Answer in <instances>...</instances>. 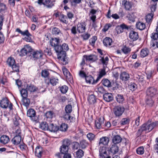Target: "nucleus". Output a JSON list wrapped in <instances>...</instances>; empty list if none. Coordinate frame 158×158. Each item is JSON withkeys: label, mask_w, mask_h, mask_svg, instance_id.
<instances>
[{"label": "nucleus", "mask_w": 158, "mask_h": 158, "mask_svg": "<svg viewBox=\"0 0 158 158\" xmlns=\"http://www.w3.org/2000/svg\"><path fill=\"white\" fill-rule=\"evenodd\" d=\"M156 122L151 123L148 122L147 123L143 124L138 131L137 133V136H139L143 132L145 133L151 131L156 126Z\"/></svg>", "instance_id": "1"}, {"label": "nucleus", "mask_w": 158, "mask_h": 158, "mask_svg": "<svg viewBox=\"0 0 158 158\" xmlns=\"http://www.w3.org/2000/svg\"><path fill=\"white\" fill-rule=\"evenodd\" d=\"M54 49L56 52L57 53V56L62 54V57L64 56L66 51H68L69 49L68 45L66 44H63L62 46L57 45L54 47Z\"/></svg>", "instance_id": "2"}, {"label": "nucleus", "mask_w": 158, "mask_h": 158, "mask_svg": "<svg viewBox=\"0 0 158 158\" xmlns=\"http://www.w3.org/2000/svg\"><path fill=\"white\" fill-rule=\"evenodd\" d=\"M0 106L3 109L8 108L10 110L13 109V104L7 98L3 97L0 100Z\"/></svg>", "instance_id": "3"}, {"label": "nucleus", "mask_w": 158, "mask_h": 158, "mask_svg": "<svg viewBox=\"0 0 158 158\" xmlns=\"http://www.w3.org/2000/svg\"><path fill=\"white\" fill-rule=\"evenodd\" d=\"M16 31L19 32L23 36H25L23 39V40L27 42H32L33 41L32 39V35L29 32L28 30H26L24 31H22L19 28L16 29Z\"/></svg>", "instance_id": "4"}, {"label": "nucleus", "mask_w": 158, "mask_h": 158, "mask_svg": "<svg viewBox=\"0 0 158 158\" xmlns=\"http://www.w3.org/2000/svg\"><path fill=\"white\" fill-rule=\"evenodd\" d=\"M7 63L9 66L11 67L13 71L16 72L19 71V66L15 64V60L13 58H8L7 61Z\"/></svg>", "instance_id": "5"}, {"label": "nucleus", "mask_w": 158, "mask_h": 158, "mask_svg": "<svg viewBox=\"0 0 158 158\" xmlns=\"http://www.w3.org/2000/svg\"><path fill=\"white\" fill-rule=\"evenodd\" d=\"M124 110L123 107L117 106H115L113 109V111L116 116H119L122 115Z\"/></svg>", "instance_id": "6"}, {"label": "nucleus", "mask_w": 158, "mask_h": 158, "mask_svg": "<svg viewBox=\"0 0 158 158\" xmlns=\"http://www.w3.org/2000/svg\"><path fill=\"white\" fill-rule=\"evenodd\" d=\"M38 3L40 4H43L46 5L47 7L49 8H51L54 4L53 2H51V0H38Z\"/></svg>", "instance_id": "7"}, {"label": "nucleus", "mask_w": 158, "mask_h": 158, "mask_svg": "<svg viewBox=\"0 0 158 158\" xmlns=\"http://www.w3.org/2000/svg\"><path fill=\"white\" fill-rule=\"evenodd\" d=\"M146 93L148 96L152 97L157 94V89L154 87H150L148 89Z\"/></svg>", "instance_id": "8"}, {"label": "nucleus", "mask_w": 158, "mask_h": 158, "mask_svg": "<svg viewBox=\"0 0 158 158\" xmlns=\"http://www.w3.org/2000/svg\"><path fill=\"white\" fill-rule=\"evenodd\" d=\"M27 115L31 118V119L33 121L36 120L35 118V112L33 109H29L27 112Z\"/></svg>", "instance_id": "9"}, {"label": "nucleus", "mask_w": 158, "mask_h": 158, "mask_svg": "<svg viewBox=\"0 0 158 158\" xmlns=\"http://www.w3.org/2000/svg\"><path fill=\"white\" fill-rule=\"evenodd\" d=\"M31 54L35 59H38L41 58L43 55L42 51L41 50L31 52Z\"/></svg>", "instance_id": "10"}, {"label": "nucleus", "mask_w": 158, "mask_h": 158, "mask_svg": "<svg viewBox=\"0 0 158 158\" xmlns=\"http://www.w3.org/2000/svg\"><path fill=\"white\" fill-rule=\"evenodd\" d=\"M86 25L85 23L82 22L78 23L77 25V30L79 33H82L85 32Z\"/></svg>", "instance_id": "11"}, {"label": "nucleus", "mask_w": 158, "mask_h": 158, "mask_svg": "<svg viewBox=\"0 0 158 158\" xmlns=\"http://www.w3.org/2000/svg\"><path fill=\"white\" fill-rule=\"evenodd\" d=\"M129 37L133 41H135L139 38L138 33L134 31H131L129 33Z\"/></svg>", "instance_id": "12"}, {"label": "nucleus", "mask_w": 158, "mask_h": 158, "mask_svg": "<svg viewBox=\"0 0 158 158\" xmlns=\"http://www.w3.org/2000/svg\"><path fill=\"white\" fill-rule=\"evenodd\" d=\"M130 78L129 74L125 72L121 73L120 75V79L123 81H126L128 80Z\"/></svg>", "instance_id": "13"}, {"label": "nucleus", "mask_w": 158, "mask_h": 158, "mask_svg": "<svg viewBox=\"0 0 158 158\" xmlns=\"http://www.w3.org/2000/svg\"><path fill=\"white\" fill-rule=\"evenodd\" d=\"M21 141V137L20 135H16L12 139L13 144L15 145L19 144Z\"/></svg>", "instance_id": "14"}, {"label": "nucleus", "mask_w": 158, "mask_h": 158, "mask_svg": "<svg viewBox=\"0 0 158 158\" xmlns=\"http://www.w3.org/2000/svg\"><path fill=\"white\" fill-rule=\"evenodd\" d=\"M103 98L107 102H110L113 99V96L111 93H107L104 94Z\"/></svg>", "instance_id": "15"}, {"label": "nucleus", "mask_w": 158, "mask_h": 158, "mask_svg": "<svg viewBox=\"0 0 158 158\" xmlns=\"http://www.w3.org/2000/svg\"><path fill=\"white\" fill-rule=\"evenodd\" d=\"M109 141V139L107 137H102L100 139L99 144L100 145L102 144L103 145H107Z\"/></svg>", "instance_id": "16"}, {"label": "nucleus", "mask_w": 158, "mask_h": 158, "mask_svg": "<svg viewBox=\"0 0 158 158\" xmlns=\"http://www.w3.org/2000/svg\"><path fill=\"white\" fill-rule=\"evenodd\" d=\"M59 129V127L53 123H51L48 126V130L51 132H55L57 131Z\"/></svg>", "instance_id": "17"}, {"label": "nucleus", "mask_w": 158, "mask_h": 158, "mask_svg": "<svg viewBox=\"0 0 158 158\" xmlns=\"http://www.w3.org/2000/svg\"><path fill=\"white\" fill-rule=\"evenodd\" d=\"M43 151L42 148L39 147H36L35 152V156L38 157L40 158L41 157Z\"/></svg>", "instance_id": "18"}, {"label": "nucleus", "mask_w": 158, "mask_h": 158, "mask_svg": "<svg viewBox=\"0 0 158 158\" xmlns=\"http://www.w3.org/2000/svg\"><path fill=\"white\" fill-rule=\"evenodd\" d=\"M83 57L85 58L86 60L91 61L92 62L94 61L97 60V57L95 55H90L89 56L84 55Z\"/></svg>", "instance_id": "19"}, {"label": "nucleus", "mask_w": 158, "mask_h": 158, "mask_svg": "<svg viewBox=\"0 0 158 158\" xmlns=\"http://www.w3.org/2000/svg\"><path fill=\"white\" fill-rule=\"evenodd\" d=\"M112 42V39L108 37H106L104 39L103 41V43L104 45L106 47L108 46H110Z\"/></svg>", "instance_id": "20"}, {"label": "nucleus", "mask_w": 158, "mask_h": 158, "mask_svg": "<svg viewBox=\"0 0 158 158\" xmlns=\"http://www.w3.org/2000/svg\"><path fill=\"white\" fill-rule=\"evenodd\" d=\"M9 140V137L6 135L2 136L0 139V142L4 144L7 143Z\"/></svg>", "instance_id": "21"}, {"label": "nucleus", "mask_w": 158, "mask_h": 158, "mask_svg": "<svg viewBox=\"0 0 158 158\" xmlns=\"http://www.w3.org/2000/svg\"><path fill=\"white\" fill-rule=\"evenodd\" d=\"M60 42L59 39L54 38H52L50 41L51 45L54 47L58 45Z\"/></svg>", "instance_id": "22"}, {"label": "nucleus", "mask_w": 158, "mask_h": 158, "mask_svg": "<svg viewBox=\"0 0 158 158\" xmlns=\"http://www.w3.org/2000/svg\"><path fill=\"white\" fill-rule=\"evenodd\" d=\"M122 4L124 5L125 8L127 10H130L131 7V4L130 2L126 0L122 1Z\"/></svg>", "instance_id": "23"}, {"label": "nucleus", "mask_w": 158, "mask_h": 158, "mask_svg": "<svg viewBox=\"0 0 158 158\" xmlns=\"http://www.w3.org/2000/svg\"><path fill=\"white\" fill-rule=\"evenodd\" d=\"M49 81V82H48V84H49L50 83L53 86L56 85L58 83L59 81V80L54 77H52L50 78Z\"/></svg>", "instance_id": "24"}, {"label": "nucleus", "mask_w": 158, "mask_h": 158, "mask_svg": "<svg viewBox=\"0 0 158 158\" xmlns=\"http://www.w3.org/2000/svg\"><path fill=\"white\" fill-rule=\"evenodd\" d=\"M62 70L64 75L67 79H69L72 78L70 73L66 68L64 67L63 68Z\"/></svg>", "instance_id": "25"}, {"label": "nucleus", "mask_w": 158, "mask_h": 158, "mask_svg": "<svg viewBox=\"0 0 158 158\" xmlns=\"http://www.w3.org/2000/svg\"><path fill=\"white\" fill-rule=\"evenodd\" d=\"M48 126L46 122H42L39 125V128L42 130H48Z\"/></svg>", "instance_id": "26"}, {"label": "nucleus", "mask_w": 158, "mask_h": 158, "mask_svg": "<svg viewBox=\"0 0 158 158\" xmlns=\"http://www.w3.org/2000/svg\"><path fill=\"white\" fill-rule=\"evenodd\" d=\"M122 140L121 137L118 135L115 136L112 139V141L114 144L119 143L121 142Z\"/></svg>", "instance_id": "27"}, {"label": "nucleus", "mask_w": 158, "mask_h": 158, "mask_svg": "<svg viewBox=\"0 0 158 158\" xmlns=\"http://www.w3.org/2000/svg\"><path fill=\"white\" fill-rule=\"evenodd\" d=\"M29 52L28 48L26 47H24L21 49L19 54L21 56H25L26 55L27 53H28Z\"/></svg>", "instance_id": "28"}, {"label": "nucleus", "mask_w": 158, "mask_h": 158, "mask_svg": "<svg viewBox=\"0 0 158 158\" xmlns=\"http://www.w3.org/2000/svg\"><path fill=\"white\" fill-rule=\"evenodd\" d=\"M88 101L91 104L95 103L96 102V98L94 94L90 95L88 98Z\"/></svg>", "instance_id": "29"}, {"label": "nucleus", "mask_w": 158, "mask_h": 158, "mask_svg": "<svg viewBox=\"0 0 158 158\" xmlns=\"http://www.w3.org/2000/svg\"><path fill=\"white\" fill-rule=\"evenodd\" d=\"M84 155V151L81 149H79L76 152L75 157L77 158H81Z\"/></svg>", "instance_id": "30"}, {"label": "nucleus", "mask_w": 158, "mask_h": 158, "mask_svg": "<svg viewBox=\"0 0 158 158\" xmlns=\"http://www.w3.org/2000/svg\"><path fill=\"white\" fill-rule=\"evenodd\" d=\"M148 53L149 51L147 49H143L140 51V56L142 57H144L148 55Z\"/></svg>", "instance_id": "31"}, {"label": "nucleus", "mask_w": 158, "mask_h": 158, "mask_svg": "<svg viewBox=\"0 0 158 158\" xmlns=\"http://www.w3.org/2000/svg\"><path fill=\"white\" fill-rule=\"evenodd\" d=\"M136 27L137 29L142 30L145 28V25L143 23L139 22L136 23Z\"/></svg>", "instance_id": "32"}, {"label": "nucleus", "mask_w": 158, "mask_h": 158, "mask_svg": "<svg viewBox=\"0 0 158 158\" xmlns=\"http://www.w3.org/2000/svg\"><path fill=\"white\" fill-rule=\"evenodd\" d=\"M81 1L82 0H69V1L72 6L75 7L77 4L81 3Z\"/></svg>", "instance_id": "33"}, {"label": "nucleus", "mask_w": 158, "mask_h": 158, "mask_svg": "<svg viewBox=\"0 0 158 158\" xmlns=\"http://www.w3.org/2000/svg\"><path fill=\"white\" fill-rule=\"evenodd\" d=\"M111 152L113 154H115L118 151V147L115 144L112 145L110 148Z\"/></svg>", "instance_id": "34"}, {"label": "nucleus", "mask_w": 158, "mask_h": 158, "mask_svg": "<svg viewBox=\"0 0 158 158\" xmlns=\"http://www.w3.org/2000/svg\"><path fill=\"white\" fill-rule=\"evenodd\" d=\"M85 79L87 83L94 84V80L93 77L91 75L86 76Z\"/></svg>", "instance_id": "35"}, {"label": "nucleus", "mask_w": 158, "mask_h": 158, "mask_svg": "<svg viewBox=\"0 0 158 158\" xmlns=\"http://www.w3.org/2000/svg\"><path fill=\"white\" fill-rule=\"evenodd\" d=\"M80 148L81 149H85L88 146V143L85 140L81 141L79 143Z\"/></svg>", "instance_id": "36"}, {"label": "nucleus", "mask_w": 158, "mask_h": 158, "mask_svg": "<svg viewBox=\"0 0 158 158\" xmlns=\"http://www.w3.org/2000/svg\"><path fill=\"white\" fill-rule=\"evenodd\" d=\"M99 152L100 157L103 156V155H105L107 153L106 148L105 147H100L99 150Z\"/></svg>", "instance_id": "37"}, {"label": "nucleus", "mask_w": 158, "mask_h": 158, "mask_svg": "<svg viewBox=\"0 0 158 158\" xmlns=\"http://www.w3.org/2000/svg\"><path fill=\"white\" fill-rule=\"evenodd\" d=\"M154 15L153 13H148L146 16L145 19L147 23H149L152 21Z\"/></svg>", "instance_id": "38"}, {"label": "nucleus", "mask_w": 158, "mask_h": 158, "mask_svg": "<svg viewBox=\"0 0 158 158\" xmlns=\"http://www.w3.org/2000/svg\"><path fill=\"white\" fill-rule=\"evenodd\" d=\"M121 50L125 54H127L130 52L131 51V49L130 48L125 45L122 48Z\"/></svg>", "instance_id": "39"}, {"label": "nucleus", "mask_w": 158, "mask_h": 158, "mask_svg": "<svg viewBox=\"0 0 158 158\" xmlns=\"http://www.w3.org/2000/svg\"><path fill=\"white\" fill-rule=\"evenodd\" d=\"M59 19L61 22L64 23H67L68 22L66 20L67 19V17L63 14H61L59 15Z\"/></svg>", "instance_id": "40"}, {"label": "nucleus", "mask_w": 158, "mask_h": 158, "mask_svg": "<svg viewBox=\"0 0 158 158\" xmlns=\"http://www.w3.org/2000/svg\"><path fill=\"white\" fill-rule=\"evenodd\" d=\"M64 56L62 57V54L60 55V57H59V56H57L58 59L59 60H61L62 61V63L64 65H65L68 64V62L67 61L66 58H65L66 56V52L65 53Z\"/></svg>", "instance_id": "41"}, {"label": "nucleus", "mask_w": 158, "mask_h": 158, "mask_svg": "<svg viewBox=\"0 0 158 158\" xmlns=\"http://www.w3.org/2000/svg\"><path fill=\"white\" fill-rule=\"evenodd\" d=\"M26 89L27 91L33 92L36 91V88L33 85H27V86Z\"/></svg>", "instance_id": "42"}, {"label": "nucleus", "mask_w": 158, "mask_h": 158, "mask_svg": "<svg viewBox=\"0 0 158 158\" xmlns=\"http://www.w3.org/2000/svg\"><path fill=\"white\" fill-rule=\"evenodd\" d=\"M102 82L103 85L106 87H110L111 86V84L110 81L107 79H105L102 81Z\"/></svg>", "instance_id": "43"}, {"label": "nucleus", "mask_w": 158, "mask_h": 158, "mask_svg": "<svg viewBox=\"0 0 158 158\" xmlns=\"http://www.w3.org/2000/svg\"><path fill=\"white\" fill-rule=\"evenodd\" d=\"M22 101L23 102V105L26 107H28L30 105V101L29 99L26 98H23Z\"/></svg>", "instance_id": "44"}, {"label": "nucleus", "mask_w": 158, "mask_h": 158, "mask_svg": "<svg viewBox=\"0 0 158 158\" xmlns=\"http://www.w3.org/2000/svg\"><path fill=\"white\" fill-rule=\"evenodd\" d=\"M60 149L61 153L63 154L67 153L69 150L68 147L63 145L61 147Z\"/></svg>", "instance_id": "45"}, {"label": "nucleus", "mask_w": 158, "mask_h": 158, "mask_svg": "<svg viewBox=\"0 0 158 158\" xmlns=\"http://www.w3.org/2000/svg\"><path fill=\"white\" fill-rule=\"evenodd\" d=\"M127 18L129 20L132 22H134L135 21V16L133 13H131L129 14L127 16Z\"/></svg>", "instance_id": "46"}, {"label": "nucleus", "mask_w": 158, "mask_h": 158, "mask_svg": "<svg viewBox=\"0 0 158 158\" xmlns=\"http://www.w3.org/2000/svg\"><path fill=\"white\" fill-rule=\"evenodd\" d=\"M103 119L100 118V120L98 119L95 122V126L98 129L100 128L101 125L103 122Z\"/></svg>", "instance_id": "47"}, {"label": "nucleus", "mask_w": 158, "mask_h": 158, "mask_svg": "<svg viewBox=\"0 0 158 158\" xmlns=\"http://www.w3.org/2000/svg\"><path fill=\"white\" fill-rule=\"evenodd\" d=\"M68 128V126L67 124L65 123H62L59 128V130L62 131H65Z\"/></svg>", "instance_id": "48"}, {"label": "nucleus", "mask_w": 158, "mask_h": 158, "mask_svg": "<svg viewBox=\"0 0 158 158\" xmlns=\"http://www.w3.org/2000/svg\"><path fill=\"white\" fill-rule=\"evenodd\" d=\"M20 93L23 98L27 97L28 93L26 89H22L21 90H20Z\"/></svg>", "instance_id": "49"}, {"label": "nucleus", "mask_w": 158, "mask_h": 158, "mask_svg": "<svg viewBox=\"0 0 158 158\" xmlns=\"http://www.w3.org/2000/svg\"><path fill=\"white\" fill-rule=\"evenodd\" d=\"M117 101L119 103H122L124 100L123 96L121 95H118L116 97Z\"/></svg>", "instance_id": "50"}, {"label": "nucleus", "mask_w": 158, "mask_h": 158, "mask_svg": "<svg viewBox=\"0 0 158 158\" xmlns=\"http://www.w3.org/2000/svg\"><path fill=\"white\" fill-rule=\"evenodd\" d=\"M54 113L52 111H47L45 114V115L47 118H52L53 117Z\"/></svg>", "instance_id": "51"}, {"label": "nucleus", "mask_w": 158, "mask_h": 158, "mask_svg": "<svg viewBox=\"0 0 158 158\" xmlns=\"http://www.w3.org/2000/svg\"><path fill=\"white\" fill-rule=\"evenodd\" d=\"M49 74L48 72L46 70H42L41 73V76L45 78H47Z\"/></svg>", "instance_id": "52"}, {"label": "nucleus", "mask_w": 158, "mask_h": 158, "mask_svg": "<svg viewBox=\"0 0 158 158\" xmlns=\"http://www.w3.org/2000/svg\"><path fill=\"white\" fill-rule=\"evenodd\" d=\"M157 3H151L150 8L151 10V13H153L156 10V8Z\"/></svg>", "instance_id": "53"}, {"label": "nucleus", "mask_w": 158, "mask_h": 158, "mask_svg": "<svg viewBox=\"0 0 158 158\" xmlns=\"http://www.w3.org/2000/svg\"><path fill=\"white\" fill-rule=\"evenodd\" d=\"M146 102L147 104L150 107L152 106L154 103V101L151 98L147 99Z\"/></svg>", "instance_id": "54"}, {"label": "nucleus", "mask_w": 158, "mask_h": 158, "mask_svg": "<svg viewBox=\"0 0 158 158\" xmlns=\"http://www.w3.org/2000/svg\"><path fill=\"white\" fill-rule=\"evenodd\" d=\"M144 149L143 147L138 148L136 150L137 153L139 155H142L144 153Z\"/></svg>", "instance_id": "55"}, {"label": "nucleus", "mask_w": 158, "mask_h": 158, "mask_svg": "<svg viewBox=\"0 0 158 158\" xmlns=\"http://www.w3.org/2000/svg\"><path fill=\"white\" fill-rule=\"evenodd\" d=\"M97 40V37L96 36H94L89 40V43L92 46H94Z\"/></svg>", "instance_id": "56"}, {"label": "nucleus", "mask_w": 158, "mask_h": 158, "mask_svg": "<svg viewBox=\"0 0 158 158\" xmlns=\"http://www.w3.org/2000/svg\"><path fill=\"white\" fill-rule=\"evenodd\" d=\"M65 110L66 113H70L72 110V106L70 105L66 106L65 108Z\"/></svg>", "instance_id": "57"}, {"label": "nucleus", "mask_w": 158, "mask_h": 158, "mask_svg": "<svg viewBox=\"0 0 158 158\" xmlns=\"http://www.w3.org/2000/svg\"><path fill=\"white\" fill-rule=\"evenodd\" d=\"M60 90L62 93L65 94L68 91V87L66 85H63L60 87Z\"/></svg>", "instance_id": "58"}, {"label": "nucleus", "mask_w": 158, "mask_h": 158, "mask_svg": "<svg viewBox=\"0 0 158 158\" xmlns=\"http://www.w3.org/2000/svg\"><path fill=\"white\" fill-rule=\"evenodd\" d=\"M64 118L68 121H70V122H71L73 118H71L69 114L66 113L64 116Z\"/></svg>", "instance_id": "59"}, {"label": "nucleus", "mask_w": 158, "mask_h": 158, "mask_svg": "<svg viewBox=\"0 0 158 158\" xmlns=\"http://www.w3.org/2000/svg\"><path fill=\"white\" fill-rule=\"evenodd\" d=\"M87 137L90 141H91L94 139L95 136L93 134L89 133L87 135Z\"/></svg>", "instance_id": "60"}, {"label": "nucleus", "mask_w": 158, "mask_h": 158, "mask_svg": "<svg viewBox=\"0 0 158 158\" xmlns=\"http://www.w3.org/2000/svg\"><path fill=\"white\" fill-rule=\"evenodd\" d=\"M100 60L103 64L106 65L109 60V58L107 56L105 57V59L103 57H102Z\"/></svg>", "instance_id": "61"}, {"label": "nucleus", "mask_w": 158, "mask_h": 158, "mask_svg": "<svg viewBox=\"0 0 158 158\" xmlns=\"http://www.w3.org/2000/svg\"><path fill=\"white\" fill-rule=\"evenodd\" d=\"M151 38L152 39V41H153V40H157L158 38V33H153L151 35Z\"/></svg>", "instance_id": "62"}, {"label": "nucleus", "mask_w": 158, "mask_h": 158, "mask_svg": "<svg viewBox=\"0 0 158 158\" xmlns=\"http://www.w3.org/2000/svg\"><path fill=\"white\" fill-rule=\"evenodd\" d=\"M60 32V29L56 27H54L52 30V32L53 34L55 35L58 34Z\"/></svg>", "instance_id": "63"}, {"label": "nucleus", "mask_w": 158, "mask_h": 158, "mask_svg": "<svg viewBox=\"0 0 158 158\" xmlns=\"http://www.w3.org/2000/svg\"><path fill=\"white\" fill-rule=\"evenodd\" d=\"M112 26V24L110 23L106 24L104 27V28L102 29L103 31L105 32L106 31Z\"/></svg>", "instance_id": "64"}]
</instances>
